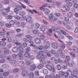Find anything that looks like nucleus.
<instances>
[{"instance_id":"1","label":"nucleus","mask_w":78,"mask_h":78,"mask_svg":"<svg viewBox=\"0 0 78 78\" xmlns=\"http://www.w3.org/2000/svg\"><path fill=\"white\" fill-rule=\"evenodd\" d=\"M52 29L53 30V31H54V32L56 31V32H57V33H59V32L60 31L61 33H62L63 34H64V35H66V33L65 32V31H64L62 30H61V29L59 28L56 27H52Z\"/></svg>"},{"instance_id":"2","label":"nucleus","mask_w":78,"mask_h":78,"mask_svg":"<svg viewBox=\"0 0 78 78\" xmlns=\"http://www.w3.org/2000/svg\"><path fill=\"white\" fill-rule=\"evenodd\" d=\"M20 50L19 51V53L20 54H18L19 59L20 60H23V55L22 54L24 53V51H23V48L22 47H20Z\"/></svg>"},{"instance_id":"3","label":"nucleus","mask_w":78,"mask_h":78,"mask_svg":"<svg viewBox=\"0 0 78 78\" xmlns=\"http://www.w3.org/2000/svg\"><path fill=\"white\" fill-rule=\"evenodd\" d=\"M46 67L49 70H50V71L52 70V71H53V72H55V68L53 66H51L50 65H46Z\"/></svg>"},{"instance_id":"4","label":"nucleus","mask_w":78,"mask_h":78,"mask_svg":"<svg viewBox=\"0 0 78 78\" xmlns=\"http://www.w3.org/2000/svg\"><path fill=\"white\" fill-rule=\"evenodd\" d=\"M22 9V8L19 6H17L14 9V12H15L16 14L19 13V11H20Z\"/></svg>"},{"instance_id":"5","label":"nucleus","mask_w":78,"mask_h":78,"mask_svg":"<svg viewBox=\"0 0 78 78\" xmlns=\"http://www.w3.org/2000/svg\"><path fill=\"white\" fill-rule=\"evenodd\" d=\"M66 77H67L68 78H70L71 76L72 75V70L70 69H69L67 71V72H66Z\"/></svg>"},{"instance_id":"6","label":"nucleus","mask_w":78,"mask_h":78,"mask_svg":"<svg viewBox=\"0 0 78 78\" xmlns=\"http://www.w3.org/2000/svg\"><path fill=\"white\" fill-rule=\"evenodd\" d=\"M52 47L54 49H58V44L56 43H53L52 44Z\"/></svg>"},{"instance_id":"7","label":"nucleus","mask_w":78,"mask_h":78,"mask_svg":"<svg viewBox=\"0 0 78 78\" xmlns=\"http://www.w3.org/2000/svg\"><path fill=\"white\" fill-rule=\"evenodd\" d=\"M53 13H50L48 16L49 19L50 20H51V19H52L53 18L54 20H57V18H56L55 16L53 17Z\"/></svg>"},{"instance_id":"8","label":"nucleus","mask_w":78,"mask_h":78,"mask_svg":"<svg viewBox=\"0 0 78 78\" xmlns=\"http://www.w3.org/2000/svg\"><path fill=\"white\" fill-rule=\"evenodd\" d=\"M59 74L61 77H66V72H62V71H60L59 72Z\"/></svg>"},{"instance_id":"9","label":"nucleus","mask_w":78,"mask_h":78,"mask_svg":"<svg viewBox=\"0 0 78 78\" xmlns=\"http://www.w3.org/2000/svg\"><path fill=\"white\" fill-rule=\"evenodd\" d=\"M36 68V66L35 65H32L30 66V69L31 71L34 70Z\"/></svg>"},{"instance_id":"10","label":"nucleus","mask_w":78,"mask_h":78,"mask_svg":"<svg viewBox=\"0 0 78 78\" xmlns=\"http://www.w3.org/2000/svg\"><path fill=\"white\" fill-rule=\"evenodd\" d=\"M27 11H28V12H30V13H31L32 14H34V12L36 14H37V12L36 10H35L34 9H33V11L30 9H27Z\"/></svg>"},{"instance_id":"11","label":"nucleus","mask_w":78,"mask_h":78,"mask_svg":"<svg viewBox=\"0 0 78 78\" xmlns=\"http://www.w3.org/2000/svg\"><path fill=\"white\" fill-rule=\"evenodd\" d=\"M63 8H65V9L66 11H70V7L66 5H65L63 7Z\"/></svg>"},{"instance_id":"12","label":"nucleus","mask_w":78,"mask_h":78,"mask_svg":"<svg viewBox=\"0 0 78 78\" xmlns=\"http://www.w3.org/2000/svg\"><path fill=\"white\" fill-rule=\"evenodd\" d=\"M69 20H65L63 22V23L64 25L66 27L68 26V24H69Z\"/></svg>"},{"instance_id":"13","label":"nucleus","mask_w":78,"mask_h":78,"mask_svg":"<svg viewBox=\"0 0 78 78\" xmlns=\"http://www.w3.org/2000/svg\"><path fill=\"white\" fill-rule=\"evenodd\" d=\"M35 42L37 44H40L41 43V40L39 38H36L35 40Z\"/></svg>"},{"instance_id":"14","label":"nucleus","mask_w":78,"mask_h":78,"mask_svg":"<svg viewBox=\"0 0 78 78\" xmlns=\"http://www.w3.org/2000/svg\"><path fill=\"white\" fill-rule=\"evenodd\" d=\"M13 43L14 44H15L16 45H21V43L20 42H17V40H15L13 41Z\"/></svg>"},{"instance_id":"15","label":"nucleus","mask_w":78,"mask_h":78,"mask_svg":"<svg viewBox=\"0 0 78 78\" xmlns=\"http://www.w3.org/2000/svg\"><path fill=\"white\" fill-rule=\"evenodd\" d=\"M24 55L25 57H26V58H29L30 57V54L29 52L26 51L24 53Z\"/></svg>"},{"instance_id":"16","label":"nucleus","mask_w":78,"mask_h":78,"mask_svg":"<svg viewBox=\"0 0 78 78\" xmlns=\"http://www.w3.org/2000/svg\"><path fill=\"white\" fill-rule=\"evenodd\" d=\"M24 65H25V63L22 61H20V62L18 63V66L20 67H23Z\"/></svg>"},{"instance_id":"17","label":"nucleus","mask_w":78,"mask_h":78,"mask_svg":"<svg viewBox=\"0 0 78 78\" xmlns=\"http://www.w3.org/2000/svg\"><path fill=\"white\" fill-rule=\"evenodd\" d=\"M33 32L34 34H36V35H39V32L37 30H33Z\"/></svg>"},{"instance_id":"18","label":"nucleus","mask_w":78,"mask_h":78,"mask_svg":"<svg viewBox=\"0 0 78 78\" xmlns=\"http://www.w3.org/2000/svg\"><path fill=\"white\" fill-rule=\"evenodd\" d=\"M17 61L15 59H11L10 61V63L11 64H16Z\"/></svg>"},{"instance_id":"19","label":"nucleus","mask_w":78,"mask_h":78,"mask_svg":"<svg viewBox=\"0 0 78 78\" xmlns=\"http://www.w3.org/2000/svg\"><path fill=\"white\" fill-rule=\"evenodd\" d=\"M44 13L46 14H49L50 13V11L49 10L47 9H44L43 10Z\"/></svg>"},{"instance_id":"20","label":"nucleus","mask_w":78,"mask_h":78,"mask_svg":"<svg viewBox=\"0 0 78 78\" xmlns=\"http://www.w3.org/2000/svg\"><path fill=\"white\" fill-rule=\"evenodd\" d=\"M34 76V73L33 72H31L29 74V76L30 78H33Z\"/></svg>"},{"instance_id":"21","label":"nucleus","mask_w":78,"mask_h":78,"mask_svg":"<svg viewBox=\"0 0 78 78\" xmlns=\"http://www.w3.org/2000/svg\"><path fill=\"white\" fill-rule=\"evenodd\" d=\"M40 62L43 64H46V61L44 58H42L41 60L40 61Z\"/></svg>"},{"instance_id":"22","label":"nucleus","mask_w":78,"mask_h":78,"mask_svg":"<svg viewBox=\"0 0 78 78\" xmlns=\"http://www.w3.org/2000/svg\"><path fill=\"white\" fill-rule=\"evenodd\" d=\"M29 40H30V41L32 40V37L30 36L29 34H27L25 36Z\"/></svg>"},{"instance_id":"23","label":"nucleus","mask_w":78,"mask_h":78,"mask_svg":"<svg viewBox=\"0 0 78 78\" xmlns=\"http://www.w3.org/2000/svg\"><path fill=\"white\" fill-rule=\"evenodd\" d=\"M18 48L17 47H14L12 48V51L14 52H17L18 51Z\"/></svg>"},{"instance_id":"24","label":"nucleus","mask_w":78,"mask_h":78,"mask_svg":"<svg viewBox=\"0 0 78 78\" xmlns=\"http://www.w3.org/2000/svg\"><path fill=\"white\" fill-rule=\"evenodd\" d=\"M6 55L5 54H2L0 55L1 58H2V59H4V58H6Z\"/></svg>"},{"instance_id":"25","label":"nucleus","mask_w":78,"mask_h":78,"mask_svg":"<svg viewBox=\"0 0 78 78\" xmlns=\"http://www.w3.org/2000/svg\"><path fill=\"white\" fill-rule=\"evenodd\" d=\"M43 71L44 75H47L48 74V70L47 69H43Z\"/></svg>"},{"instance_id":"26","label":"nucleus","mask_w":78,"mask_h":78,"mask_svg":"<svg viewBox=\"0 0 78 78\" xmlns=\"http://www.w3.org/2000/svg\"><path fill=\"white\" fill-rule=\"evenodd\" d=\"M20 16H22L24 15H25V12L24 11H21L19 12Z\"/></svg>"},{"instance_id":"27","label":"nucleus","mask_w":78,"mask_h":78,"mask_svg":"<svg viewBox=\"0 0 78 78\" xmlns=\"http://www.w3.org/2000/svg\"><path fill=\"white\" fill-rule=\"evenodd\" d=\"M41 31H44L45 30V26H42L41 27Z\"/></svg>"},{"instance_id":"28","label":"nucleus","mask_w":78,"mask_h":78,"mask_svg":"<svg viewBox=\"0 0 78 78\" xmlns=\"http://www.w3.org/2000/svg\"><path fill=\"white\" fill-rule=\"evenodd\" d=\"M35 28H37V29H38L40 27V24L39 23H37L35 24Z\"/></svg>"},{"instance_id":"29","label":"nucleus","mask_w":78,"mask_h":78,"mask_svg":"<svg viewBox=\"0 0 78 78\" xmlns=\"http://www.w3.org/2000/svg\"><path fill=\"white\" fill-rule=\"evenodd\" d=\"M37 59H39V60H41L43 58L41 56V55H38L37 56H36Z\"/></svg>"},{"instance_id":"30","label":"nucleus","mask_w":78,"mask_h":78,"mask_svg":"<svg viewBox=\"0 0 78 78\" xmlns=\"http://www.w3.org/2000/svg\"><path fill=\"white\" fill-rule=\"evenodd\" d=\"M56 5L58 8H59L61 7V2H56Z\"/></svg>"},{"instance_id":"31","label":"nucleus","mask_w":78,"mask_h":78,"mask_svg":"<svg viewBox=\"0 0 78 78\" xmlns=\"http://www.w3.org/2000/svg\"><path fill=\"white\" fill-rule=\"evenodd\" d=\"M73 73L74 75H77L78 74V69H75L73 71Z\"/></svg>"},{"instance_id":"32","label":"nucleus","mask_w":78,"mask_h":78,"mask_svg":"<svg viewBox=\"0 0 78 78\" xmlns=\"http://www.w3.org/2000/svg\"><path fill=\"white\" fill-rule=\"evenodd\" d=\"M44 67V65L42 64H40L38 65V68L39 69H41Z\"/></svg>"},{"instance_id":"33","label":"nucleus","mask_w":78,"mask_h":78,"mask_svg":"<svg viewBox=\"0 0 78 78\" xmlns=\"http://www.w3.org/2000/svg\"><path fill=\"white\" fill-rule=\"evenodd\" d=\"M9 52H10V51L8 49H6L4 51V53L6 55L9 54Z\"/></svg>"},{"instance_id":"34","label":"nucleus","mask_w":78,"mask_h":78,"mask_svg":"<svg viewBox=\"0 0 78 78\" xmlns=\"http://www.w3.org/2000/svg\"><path fill=\"white\" fill-rule=\"evenodd\" d=\"M6 19H9V20L12 19V16L11 15H9L7 16H6Z\"/></svg>"},{"instance_id":"35","label":"nucleus","mask_w":78,"mask_h":78,"mask_svg":"<svg viewBox=\"0 0 78 78\" xmlns=\"http://www.w3.org/2000/svg\"><path fill=\"white\" fill-rule=\"evenodd\" d=\"M48 48H49L47 46L45 45H43V48L44 49V50H47L48 49Z\"/></svg>"},{"instance_id":"36","label":"nucleus","mask_w":78,"mask_h":78,"mask_svg":"<svg viewBox=\"0 0 78 78\" xmlns=\"http://www.w3.org/2000/svg\"><path fill=\"white\" fill-rule=\"evenodd\" d=\"M9 23L11 25H13L15 23V21L11 20L10 21Z\"/></svg>"},{"instance_id":"37","label":"nucleus","mask_w":78,"mask_h":78,"mask_svg":"<svg viewBox=\"0 0 78 78\" xmlns=\"http://www.w3.org/2000/svg\"><path fill=\"white\" fill-rule=\"evenodd\" d=\"M29 58H30V60H34V56L33 55L30 56V55Z\"/></svg>"},{"instance_id":"38","label":"nucleus","mask_w":78,"mask_h":78,"mask_svg":"<svg viewBox=\"0 0 78 78\" xmlns=\"http://www.w3.org/2000/svg\"><path fill=\"white\" fill-rule=\"evenodd\" d=\"M3 2L5 5H8L9 4V2L8 0H4Z\"/></svg>"},{"instance_id":"39","label":"nucleus","mask_w":78,"mask_h":78,"mask_svg":"<svg viewBox=\"0 0 78 78\" xmlns=\"http://www.w3.org/2000/svg\"><path fill=\"white\" fill-rule=\"evenodd\" d=\"M58 52L59 54H62V50L61 48L59 49L58 51Z\"/></svg>"},{"instance_id":"40","label":"nucleus","mask_w":78,"mask_h":78,"mask_svg":"<svg viewBox=\"0 0 78 78\" xmlns=\"http://www.w3.org/2000/svg\"><path fill=\"white\" fill-rule=\"evenodd\" d=\"M27 73H28V72L25 71V70L23 71L22 73V74L23 76H25V75H27Z\"/></svg>"},{"instance_id":"41","label":"nucleus","mask_w":78,"mask_h":78,"mask_svg":"<svg viewBox=\"0 0 78 78\" xmlns=\"http://www.w3.org/2000/svg\"><path fill=\"white\" fill-rule=\"evenodd\" d=\"M50 52L52 55H55L56 54V51L53 49L51 50L50 51Z\"/></svg>"},{"instance_id":"42","label":"nucleus","mask_w":78,"mask_h":78,"mask_svg":"<svg viewBox=\"0 0 78 78\" xmlns=\"http://www.w3.org/2000/svg\"><path fill=\"white\" fill-rule=\"evenodd\" d=\"M40 37L41 40H44L45 38V36L42 35H41L40 36Z\"/></svg>"},{"instance_id":"43","label":"nucleus","mask_w":78,"mask_h":78,"mask_svg":"<svg viewBox=\"0 0 78 78\" xmlns=\"http://www.w3.org/2000/svg\"><path fill=\"white\" fill-rule=\"evenodd\" d=\"M67 15L69 17H73L72 13V12H68Z\"/></svg>"},{"instance_id":"44","label":"nucleus","mask_w":78,"mask_h":78,"mask_svg":"<svg viewBox=\"0 0 78 78\" xmlns=\"http://www.w3.org/2000/svg\"><path fill=\"white\" fill-rule=\"evenodd\" d=\"M59 45L60 47H61V48H62L64 49L66 48V46L61 43H60L59 44Z\"/></svg>"},{"instance_id":"45","label":"nucleus","mask_w":78,"mask_h":78,"mask_svg":"<svg viewBox=\"0 0 78 78\" xmlns=\"http://www.w3.org/2000/svg\"><path fill=\"white\" fill-rule=\"evenodd\" d=\"M66 60H67V61H70V57L69 55H67L66 56Z\"/></svg>"},{"instance_id":"46","label":"nucleus","mask_w":78,"mask_h":78,"mask_svg":"<svg viewBox=\"0 0 78 78\" xmlns=\"http://www.w3.org/2000/svg\"><path fill=\"white\" fill-rule=\"evenodd\" d=\"M70 54L71 56H72L73 58H75V55L73 52H72L70 53Z\"/></svg>"},{"instance_id":"47","label":"nucleus","mask_w":78,"mask_h":78,"mask_svg":"<svg viewBox=\"0 0 78 78\" xmlns=\"http://www.w3.org/2000/svg\"><path fill=\"white\" fill-rule=\"evenodd\" d=\"M14 18H15V19H18V20H19V19H20V17L17 15H16L14 16Z\"/></svg>"},{"instance_id":"48","label":"nucleus","mask_w":78,"mask_h":78,"mask_svg":"<svg viewBox=\"0 0 78 78\" xmlns=\"http://www.w3.org/2000/svg\"><path fill=\"white\" fill-rule=\"evenodd\" d=\"M5 9L6 12H9L10 11V9L9 7Z\"/></svg>"},{"instance_id":"49","label":"nucleus","mask_w":78,"mask_h":78,"mask_svg":"<svg viewBox=\"0 0 78 78\" xmlns=\"http://www.w3.org/2000/svg\"><path fill=\"white\" fill-rule=\"evenodd\" d=\"M66 37H67V38H69V39L70 40H72L73 39V37L69 35H66Z\"/></svg>"},{"instance_id":"50","label":"nucleus","mask_w":78,"mask_h":78,"mask_svg":"<svg viewBox=\"0 0 78 78\" xmlns=\"http://www.w3.org/2000/svg\"><path fill=\"white\" fill-rule=\"evenodd\" d=\"M2 69H6L7 68V65L6 64L3 65L2 66Z\"/></svg>"},{"instance_id":"51","label":"nucleus","mask_w":78,"mask_h":78,"mask_svg":"<svg viewBox=\"0 0 78 78\" xmlns=\"http://www.w3.org/2000/svg\"><path fill=\"white\" fill-rule=\"evenodd\" d=\"M9 74V72H5L3 73V75L4 76H7Z\"/></svg>"},{"instance_id":"52","label":"nucleus","mask_w":78,"mask_h":78,"mask_svg":"<svg viewBox=\"0 0 78 78\" xmlns=\"http://www.w3.org/2000/svg\"><path fill=\"white\" fill-rule=\"evenodd\" d=\"M44 53V52L43 51H40L38 52V54L40 55H43Z\"/></svg>"},{"instance_id":"53","label":"nucleus","mask_w":78,"mask_h":78,"mask_svg":"<svg viewBox=\"0 0 78 78\" xmlns=\"http://www.w3.org/2000/svg\"><path fill=\"white\" fill-rule=\"evenodd\" d=\"M20 3L21 4L20 6L21 7H22V8H26V6L25 5H24L21 2H20Z\"/></svg>"},{"instance_id":"54","label":"nucleus","mask_w":78,"mask_h":78,"mask_svg":"<svg viewBox=\"0 0 78 78\" xmlns=\"http://www.w3.org/2000/svg\"><path fill=\"white\" fill-rule=\"evenodd\" d=\"M20 3L21 4L20 6L21 7H22V8H26V6L25 5H24L21 2H20Z\"/></svg>"},{"instance_id":"55","label":"nucleus","mask_w":78,"mask_h":78,"mask_svg":"<svg viewBox=\"0 0 78 78\" xmlns=\"http://www.w3.org/2000/svg\"><path fill=\"white\" fill-rule=\"evenodd\" d=\"M5 26V24L3 22L0 21V27H3Z\"/></svg>"},{"instance_id":"56","label":"nucleus","mask_w":78,"mask_h":78,"mask_svg":"<svg viewBox=\"0 0 78 78\" xmlns=\"http://www.w3.org/2000/svg\"><path fill=\"white\" fill-rule=\"evenodd\" d=\"M26 64L27 65H31V62L28 60H27L26 62Z\"/></svg>"},{"instance_id":"57","label":"nucleus","mask_w":78,"mask_h":78,"mask_svg":"<svg viewBox=\"0 0 78 78\" xmlns=\"http://www.w3.org/2000/svg\"><path fill=\"white\" fill-rule=\"evenodd\" d=\"M17 57V55L16 54H14L12 55V58L13 59H16Z\"/></svg>"},{"instance_id":"58","label":"nucleus","mask_w":78,"mask_h":78,"mask_svg":"<svg viewBox=\"0 0 78 78\" xmlns=\"http://www.w3.org/2000/svg\"><path fill=\"white\" fill-rule=\"evenodd\" d=\"M5 27H7V28H10L11 25L8 23H5Z\"/></svg>"},{"instance_id":"59","label":"nucleus","mask_w":78,"mask_h":78,"mask_svg":"<svg viewBox=\"0 0 78 78\" xmlns=\"http://www.w3.org/2000/svg\"><path fill=\"white\" fill-rule=\"evenodd\" d=\"M26 21L27 22H29L30 23H33V21L31 20H26Z\"/></svg>"},{"instance_id":"60","label":"nucleus","mask_w":78,"mask_h":78,"mask_svg":"<svg viewBox=\"0 0 78 78\" xmlns=\"http://www.w3.org/2000/svg\"><path fill=\"white\" fill-rule=\"evenodd\" d=\"M55 15L56 17H60V14L58 13L55 12Z\"/></svg>"},{"instance_id":"61","label":"nucleus","mask_w":78,"mask_h":78,"mask_svg":"<svg viewBox=\"0 0 78 78\" xmlns=\"http://www.w3.org/2000/svg\"><path fill=\"white\" fill-rule=\"evenodd\" d=\"M57 69H58L59 70H60L61 69V66L59 65H58L57 66Z\"/></svg>"},{"instance_id":"62","label":"nucleus","mask_w":78,"mask_h":78,"mask_svg":"<svg viewBox=\"0 0 78 78\" xmlns=\"http://www.w3.org/2000/svg\"><path fill=\"white\" fill-rule=\"evenodd\" d=\"M51 78H56V76H55V75L53 73H52L51 74Z\"/></svg>"},{"instance_id":"63","label":"nucleus","mask_w":78,"mask_h":78,"mask_svg":"<svg viewBox=\"0 0 78 78\" xmlns=\"http://www.w3.org/2000/svg\"><path fill=\"white\" fill-rule=\"evenodd\" d=\"M23 47H27V44L25 42L23 44Z\"/></svg>"},{"instance_id":"64","label":"nucleus","mask_w":78,"mask_h":78,"mask_svg":"<svg viewBox=\"0 0 78 78\" xmlns=\"http://www.w3.org/2000/svg\"><path fill=\"white\" fill-rule=\"evenodd\" d=\"M78 27H76L75 28V30H74V33H78Z\"/></svg>"}]
</instances>
